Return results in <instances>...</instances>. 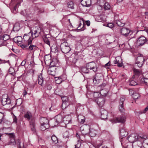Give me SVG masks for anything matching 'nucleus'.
<instances>
[{
  "mask_svg": "<svg viewBox=\"0 0 148 148\" xmlns=\"http://www.w3.org/2000/svg\"><path fill=\"white\" fill-rule=\"evenodd\" d=\"M125 100V99L124 98L121 97L119 102L118 109L119 111L122 114H125V109L123 106V102Z\"/></svg>",
  "mask_w": 148,
  "mask_h": 148,
  "instance_id": "obj_8",
  "label": "nucleus"
},
{
  "mask_svg": "<svg viewBox=\"0 0 148 148\" xmlns=\"http://www.w3.org/2000/svg\"><path fill=\"white\" fill-rule=\"evenodd\" d=\"M140 81L142 83L145 84L148 86V78L143 77L141 79Z\"/></svg>",
  "mask_w": 148,
  "mask_h": 148,
  "instance_id": "obj_31",
  "label": "nucleus"
},
{
  "mask_svg": "<svg viewBox=\"0 0 148 148\" xmlns=\"http://www.w3.org/2000/svg\"><path fill=\"white\" fill-rule=\"evenodd\" d=\"M13 122L17 123V119L16 116H14L13 117Z\"/></svg>",
  "mask_w": 148,
  "mask_h": 148,
  "instance_id": "obj_62",
  "label": "nucleus"
},
{
  "mask_svg": "<svg viewBox=\"0 0 148 148\" xmlns=\"http://www.w3.org/2000/svg\"><path fill=\"white\" fill-rule=\"evenodd\" d=\"M53 142L56 144L58 143V140L57 137L55 135H53L51 137Z\"/></svg>",
  "mask_w": 148,
  "mask_h": 148,
  "instance_id": "obj_38",
  "label": "nucleus"
},
{
  "mask_svg": "<svg viewBox=\"0 0 148 148\" xmlns=\"http://www.w3.org/2000/svg\"><path fill=\"white\" fill-rule=\"evenodd\" d=\"M37 48V47L36 45H34L31 44L28 47L30 51L36 50V49Z\"/></svg>",
  "mask_w": 148,
  "mask_h": 148,
  "instance_id": "obj_40",
  "label": "nucleus"
},
{
  "mask_svg": "<svg viewBox=\"0 0 148 148\" xmlns=\"http://www.w3.org/2000/svg\"><path fill=\"white\" fill-rule=\"evenodd\" d=\"M31 32H30L27 34H25L23 36V40H29V38H32V35L31 34Z\"/></svg>",
  "mask_w": 148,
  "mask_h": 148,
  "instance_id": "obj_29",
  "label": "nucleus"
},
{
  "mask_svg": "<svg viewBox=\"0 0 148 148\" xmlns=\"http://www.w3.org/2000/svg\"><path fill=\"white\" fill-rule=\"evenodd\" d=\"M8 145H16L15 138L10 139V141L8 144Z\"/></svg>",
  "mask_w": 148,
  "mask_h": 148,
  "instance_id": "obj_37",
  "label": "nucleus"
},
{
  "mask_svg": "<svg viewBox=\"0 0 148 148\" xmlns=\"http://www.w3.org/2000/svg\"><path fill=\"white\" fill-rule=\"evenodd\" d=\"M21 46L22 48H27L28 47V46L25 42L24 43L21 44Z\"/></svg>",
  "mask_w": 148,
  "mask_h": 148,
  "instance_id": "obj_54",
  "label": "nucleus"
},
{
  "mask_svg": "<svg viewBox=\"0 0 148 148\" xmlns=\"http://www.w3.org/2000/svg\"><path fill=\"white\" fill-rule=\"evenodd\" d=\"M148 44V40L144 36H141L137 39V44L139 46H142L144 44Z\"/></svg>",
  "mask_w": 148,
  "mask_h": 148,
  "instance_id": "obj_6",
  "label": "nucleus"
},
{
  "mask_svg": "<svg viewBox=\"0 0 148 148\" xmlns=\"http://www.w3.org/2000/svg\"><path fill=\"white\" fill-rule=\"evenodd\" d=\"M134 99H138L140 97V95L138 93H135L132 96Z\"/></svg>",
  "mask_w": 148,
  "mask_h": 148,
  "instance_id": "obj_43",
  "label": "nucleus"
},
{
  "mask_svg": "<svg viewBox=\"0 0 148 148\" xmlns=\"http://www.w3.org/2000/svg\"><path fill=\"white\" fill-rule=\"evenodd\" d=\"M81 4L83 6L89 7L91 5L90 0H82L81 1Z\"/></svg>",
  "mask_w": 148,
  "mask_h": 148,
  "instance_id": "obj_20",
  "label": "nucleus"
},
{
  "mask_svg": "<svg viewBox=\"0 0 148 148\" xmlns=\"http://www.w3.org/2000/svg\"><path fill=\"white\" fill-rule=\"evenodd\" d=\"M38 84L42 86H43L44 79L42 77V74L41 73L40 74L38 75Z\"/></svg>",
  "mask_w": 148,
  "mask_h": 148,
  "instance_id": "obj_22",
  "label": "nucleus"
},
{
  "mask_svg": "<svg viewBox=\"0 0 148 148\" xmlns=\"http://www.w3.org/2000/svg\"><path fill=\"white\" fill-rule=\"evenodd\" d=\"M63 122L65 125H67L71 122V117L70 115L65 116L63 119Z\"/></svg>",
  "mask_w": 148,
  "mask_h": 148,
  "instance_id": "obj_18",
  "label": "nucleus"
},
{
  "mask_svg": "<svg viewBox=\"0 0 148 148\" xmlns=\"http://www.w3.org/2000/svg\"><path fill=\"white\" fill-rule=\"evenodd\" d=\"M31 34L32 35V39H34L38 37L39 34H41V30L40 28L38 26L35 27L33 30H31Z\"/></svg>",
  "mask_w": 148,
  "mask_h": 148,
  "instance_id": "obj_4",
  "label": "nucleus"
},
{
  "mask_svg": "<svg viewBox=\"0 0 148 148\" xmlns=\"http://www.w3.org/2000/svg\"><path fill=\"white\" fill-rule=\"evenodd\" d=\"M148 110V106H147L146 107V108H145V109L144 110H143V111H142L140 112V113L142 114V113H145Z\"/></svg>",
  "mask_w": 148,
  "mask_h": 148,
  "instance_id": "obj_57",
  "label": "nucleus"
},
{
  "mask_svg": "<svg viewBox=\"0 0 148 148\" xmlns=\"http://www.w3.org/2000/svg\"><path fill=\"white\" fill-rule=\"evenodd\" d=\"M143 140H140L143 143V146L145 148H148V139H146L145 138L143 137Z\"/></svg>",
  "mask_w": 148,
  "mask_h": 148,
  "instance_id": "obj_25",
  "label": "nucleus"
},
{
  "mask_svg": "<svg viewBox=\"0 0 148 148\" xmlns=\"http://www.w3.org/2000/svg\"><path fill=\"white\" fill-rule=\"evenodd\" d=\"M129 94L131 95H133V94L135 93H134L133 90L132 89H130L129 90Z\"/></svg>",
  "mask_w": 148,
  "mask_h": 148,
  "instance_id": "obj_58",
  "label": "nucleus"
},
{
  "mask_svg": "<svg viewBox=\"0 0 148 148\" xmlns=\"http://www.w3.org/2000/svg\"><path fill=\"white\" fill-rule=\"evenodd\" d=\"M101 117L103 119H106L107 118L108 112L104 110H101Z\"/></svg>",
  "mask_w": 148,
  "mask_h": 148,
  "instance_id": "obj_21",
  "label": "nucleus"
},
{
  "mask_svg": "<svg viewBox=\"0 0 148 148\" xmlns=\"http://www.w3.org/2000/svg\"><path fill=\"white\" fill-rule=\"evenodd\" d=\"M26 60H23L22 62L21 63V65L22 66H24L25 64L26 63Z\"/></svg>",
  "mask_w": 148,
  "mask_h": 148,
  "instance_id": "obj_61",
  "label": "nucleus"
},
{
  "mask_svg": "<svg viewBox=\"0 0 148 148\" xmlns=\"http://www.w3.org/2000/svg\"><path fill=\"white\" fill-rule=\"evenodd\" d=\"M130 32H131V31L129 29L123 27L121 29L120 33L123 36L125 37H127L128 36Z\"/></svg>",
  "mask_w": 148,
  "mask_h": 148,
  "instance_id": "obj_14",
  "label": "nucleus"
},
{
  "mask_svg": "<svg viewBox=\"0 0 148 148\" xmlns=\"http://www.w3.org/2000/svg\"><path fill=\"white\" fill-rule=\"evenodd\" d=\"M69 132L67 131H66L63 134V138H68L69 136Z\"/></svg>",
  "mask_w": 148,
  "mask_h": 148,
  "instance_id": "obj_47",
  "label": "nucleus"
},
{
  "mask_svg": "<svg viewBox=\"0 0 148 148\" xmlns=\"http://www.w3.org/2000/svg\"><path fill=\"white\" fill-rule=\"evenodd\" d=\"M40 121L41 125H47V127H49V120L46 118L43 117H41L40 119Z\"/></svg>",
  "mask_w": 148,
  "mask_h": 148,
  "instance_id": "obj_17",
  "label": "nucleus"
},
{
  "mask_svg": "<svg viewBox=\"0 0 148 148\" xmlns=\"http://www.w3.org/2000/svg\"><path fill=\"white\" fill-rule=\"evenodd\" d=\"M76 136L79 139L81 140H82V141H83L84 140H82L81 139V138H82V137H84L83 135H81V136H80L79 134H78V133H76Z\"/></svg>",
  "mask_w": 148,
  "mask_h": 148,
  "instance_id": "obj_53",
  "label": "nucleus"
},
{
  "mask_svg": "<svg viewBox=\"0 0 148 148\" xmlns=\"http://www.w3.org/2000/svg\"><path fill=\"white\" fill-rule=\"evenodd\" d=\"M144 60V58L142 57H138L137 59V60L135 63L134 67L137 68L138 67L140 68L143 65V62Z\"/></svg>",
  "mask_w": 148,
  "mask_h": 148,
  "instance_id": "obj_10",
  "label": "nucleus"
},
{
  "mask_svg": "<svg viewBox=\"0 0 148 148\" xmlns=\"http://www.w3.org/2000/svg\"><path fill=\"white\" fill-rule=\"evenodd\" d=\"M122 115L119 116H118L114 118L113 119L111 120V121L112 123H123L125 122L126 119V116L124 114H122Z\"/></svg>",
  "mask_w": 148,
  "mask_h": 148,
  "instance_id": "obj_2",
  "label": "nucleus"
},
{
  "mask_svg": "<svg viewBox=\"0 0 148 148\" xmlns=\"http://www.w3.org/2000/svg\"><path fill=\"white\" fill-rule=\"evenodd\" d=\"M104 8L106 10H109L110 8V6L108 3H106L104 5Z\"/></svg>",
  "mask_w": 148,
  "mask_h": 148,
  "instance_id": "obj_41",
  "label": "nucleus"
},
{
  "mask_svg": "<svg viewBox=\"0 0 148 148\" xmlns=\"http://www.w3.org/2000/svg\"><path fill=\"white\" fill-rule=\"evenodd\" d=\"M86 23L88 26H89L90 25V22L89 21H86Z\"/></svg>",
  "mask_w": 148,
  "mask_h": 148,
  "instance_id": "obj_64",
  "label": "nucleus"
},
{
  "mask_svg": "<svg viewBox=\"0 0 148 148\" xmlns=\"http://www.w3.org/2000/svg\"><path fill=\"white\" fill-rule=\"evenodd\" d=\"M20 5V3L19 2H17L16 4L15 5L14 7L12 10L14 13H16L18 10V7Z\"/></svg>",
  "mask_w": 148,
  "mask_h": 148,
  "instance_id": "obj_32",
  "label": "nucleus"
},
{
  "mask_svg": "<svg viewBox=\"0 0 148 148\" xmlns=\"http://www.w3.org/2000/svg\"><path fill=\"white\" fill-rule=\"evenodd\" d=\"M14 41L18 43H20L21 40H23V38L20 36H18L14 38Z\"/></svg>",
  "mask_w": 148,
  "mask_h": 148,
  "instance_id": "obj_34",
  "label": "nucleus"
},
{
  "mask_svg": "<svg viewBox=\"0 0 148 148\" xmlns=\"http://www.w3.org/2000/svg\"><path fill=\"white\" fill-rule=\"evenodd\" d=\"M142 143L140 141L138 140L133 143L132 144V147L133 148H141V147L142 146Z\"/></svg>",
  "mask_w": 148,
  "mask_h": 148,
  "instance_id": "obj_19",
  "label": "nucleus"
},
{
  "mask_svg": "<svg viewBox=\"0 0 148 148\" xmlns=\"http://www.w3.org/2000/svg\"><path fill=\"white\" fill-rule=\"evenodd\" d=\"M56 64H54V65H52L53 66L50 67L47 71L48 73L52 75H55L56 74L55 67L56 66Z\"/></svg>",
  "mask_w": 148,
  "mask_h": 148,
  "instance_id": "obj_13",
  "label": "nucleus"
},
{
  "mask_svg": "<svg viewBox=\"0 0 148 148\" xmlns=\"http://www.w3.org/2000/svg\"><path fill=\"white\" fill-rule=\"evenodd\" d=\"M80 72L82 73H88L90 72V70H88V67L86 66V65L85 67L81 68L80 70Z\"/></svg>",
  "mask_w": 148,
  "mask_h": 148,
  "instance_id": "obj_24",
  "label": "nucleus"
},
{
  "mask_svg": "<svg viewBox=\"0 0 148 148\" xmlns=\"http://www.w3.org/2000/svg\"><path fill=\"white\" fill-rule=\"evenodd\" d=\"M81 145V143L80 142H78L77 144L75 145V148H79Z\"/></svg>",
  "mask_w": 148,
  "mask_h": 148,
  "instance_id": "obj_56",
  "label": "nucleus"
},
{
  "mask_svg": "<svg viewBox=\"0 0 148 148\" xmlns=\"http://www.w3.org/2000/svg\"><path fill=\"white\" fill-rule=\"evenodd\" d=\"M3 117V114L1 113L0 112V123H1L2 121V119Z\"/></svg>",
  "mask_w": 148,
  "mask_h": 148,
  "instance_id": "obj_60",
  "label": "nucleus"
},
{
  "mask_svg": "<svg viewBox=\"0 0 148 148\" xmlns=\"http://www.w3.org/2000/svg\"><path fill=\"white\" fill-rule=\"evenodd\" d=\"M144 139L143 137L136 135L135 134H132L130 135L127 138L128 140L130 142L135 143V142L140 140H143Z\"/></svg>",
  "mask_w": 148,
  "mask_h": 148,
  "instance_id": "obj_3",
  "label": "nucleus"
},
{
  "mask_svg": "<svg viewBox=\"0 0 148 148\" xmlns=\"http://www.w3.org/2000/svg\"><path fill=\"white\" fill-rule=\"evenodd\" d=\"M110 62L109 61L108 63L105 65V67H106L110 65Z\"/></svg>",
  "mask_w": 148,
  "mask_h": 148,
  "instance_id": "obj_63",
  "label": "nucleus"
},
{
  "mask_svg": "<svg viewBox=\"0 0 148 148\" xmlns=\"http://www.w3.org/2000/svg\"><path fill=\"white\" fill-rule=\"evenodd\" d=\"M24 116L28 120H30L29 121V124L31 130L34 132L35 131V120L34 118H32V113L30 112H27L25 114Z\"/></svg>",
  "mask_w": 148,
  "mask_h": 148,
  "instance_id": "obj_1",
  "label": "nucleus"
},
{
  "mask_svg": "<svg viewBox=\"0 0 148 148\" xmlns=\"http://www.w3.org/2000/svg\"><path fill=\"white\" fill-rule=\"evenodd\" d=\"M44 60L45 64L47 65H49L51 64H54L55 62H57L58 61L56 59H55L53 61L51 62V57L49 55H46L45 56Z\"/></svg>",
  "mask_w": 148,
  "mask_h": 148,
  "instance_id": "obj_11",
  "label": "nucleus"
},
{
  "mask_svg": "<svg viewBox=\"0 0 148 148\" xmlns=\"http://www.w3.org/2000/svg\"><path fill=\"white\" fill-rule=\"evenodd\" d=\"M100 80L99 79H97L95 77L93 78V82L94 84H97L99 83Z\"/></svg>",
  "mask_w": 148,
  "mask_h": 148,
  "instance_id": "obj_45",
  "label": "nucleus"
},
{
  "mask_svg": "<svg viewBox=\"0 0 148 148\" xmlns=\"http://www.w3.org/2000/svg\"><path fill=\"white\" fill-rule=\"evenodd\" d=\"M99 94L98 92H95L93 94V96L95 98L99 96Z\"/></svg>",
  "mask_w": 148,
  "mask_h": 148,
  "instance_id": "obj_59",
  "label": "nucleus"
},
{
  "mask_svg": "<svg viewBox=\"0 0 148 148\" xmlns=\"http://www.w3.org/2000/svg\"><path fill=\"white\" fill-rule=\"evenodd\" d=\"M67 6L68 8L71 9H74V4L72 1H70L67 3Z\"/></svg>",
  "mask_w": 148,
  "mask_h": 148,
  "instance_id": "obj_35",
  "label": "nucleus"
},
{
  "mask_svg": "<svg viewBox=\"0 0 148 148\" xmlns=\"http://www.w3.org/2000/svg\"><path fill=\"white\" fill-rule=\"evenodd\" d=\"M95 101L99 107H102L104 104L105 99L103 98L98 97L96 99Z\"/></svg>",
  "mask_w": 148,
  "mask_h": 148,
  "instance_id": "obj_16",
  "label": "nucleus"
},
{
  "mask_svg": "<svg viewBox=\"0 0 148 148\" xmlns=\"http://www.w3.org/2000/svg\"><path fill=\"white\" fill-rule=\"evenodd\" d=\"M33 39H32V38H29V40H25L24 41V42L28 46L29 45L32 44Z\"/></svg>",
  "mask_w": 148,
  "mask_h": 148,
  "instance_id": "obj_39",
  "label": "nucleus"
},
{
  "mask_svg": "<svg viewBox=\"0 0 148 148\" xmlns=\"http://www.w3.org/2000/svg\"><path fill=\"white\" fill-rule=\"evenodd\" d=\"M135 78H132L129 80V85L131 86H135L138 85L137 81H135L134 79Z\"/></svg>",
  "mask_w": 148,
  "mask_h": 148,
  "instance_id": "obj_28",
  "label": "nucleus"
},
{
  "mask_svg": "<svg viewBox=\"0 0 148 148\" xmlns=\"http://www.w3.org/2000/svg\"><path fill=\"white\" fill-rule=\"evenodd\" d=\"M114 22L119 26L121 27H123L125 25V23L121 22V21H119V20L117 21L115 19Z\"/></svg>",
  "mask_w": 148,
  "mask_h": 148,
  "instance_id": "obj_36",
  "label": "nucleus"
},
{
  "mask_svg": "<svg viewBox=\"0 0 148 148\" xmlns=\"http://www.w3.org/2000/svg\"><path fill=\"white\" fill-rule=\"evenodd\" d=\"M3 40L5 41L9 39V36L8 35L5 34L3 36Z\"/></svg>",
  "mask_w": 148,
  "mask_h": 148,
  "instance_id": "obj_52",
  "label": "nucleus"
},
{
  "mask_svg": "<svg viewBox=\"0 0 148 148\" xmlns=\"http://www.w3.org/2000/svg\"><path fill=\"white\" fill-rule=\"evenodd\" d=\"M114 63L117 64L116 65L119 67H121L122 66V62L121 58L120 57H116L114 60Z\"/></svg>",
  "mask_w": 148,
  "mask_h": 148,
  "instance_id": "obj_15",
  "label": "nucleus"
},
{
  "mask_svg": "<svg viewBox=\"0 0 148 148\" xmlns=\"http://www.w3.org/2000/svg\"><path fill=\"white\" fill-rule=\"evenodd\" d=\"M68 104L69 105V103L68 104H67L66 103H65V102H63V103L62 104V109H65L67 107Z\"/></svg>",
  "mask_w": 148,
  "mask_h": 148,
  "instance_id": "obj_48",
  "label": "nucleus"
},
{
  "mask_svg": "<svg viewBox=\"0 0 148 148\" xmlns=\"http://www.w3.org/2000/svg\"><path fill=\"white\" fill-rule=\"evenodd\" d=\"M62 119H63L62 117L60 115H58L55 117L56 122L58 123H61L62 121Z\"/></svg>",
  "mask_w": 148,
  "mask_h": 148,
  "instance_id": "obj_27",
  "label": "nucleus"
},
{
  "mask_svg": "<svg viewBox=\"0 0 148 148\" xmlns=\"http://www.w3.org/2000/svg\"><path fill=\"white\" fill-rule=\"evenodd\" d=\"M78 121L80 124H83L85 121V117L81 115H79L77 117Z\"/></svg>",
  "mask_w": 148,
  "mask_h": 148,
  "instance_id": "obj_26",
  "label": "nucleus"
},
{
  "mask_svg": "<svg viewBox=\"0 0 148 148\" xmlns=\"http://www.w3.org/2000/svg\"><path fill=\"white\" fill-rule=\"evenodd\" d=\"M60 47L62 51L64 53H68L71 50L69 46L66 42L62 43L60 45Z\"/></svg>",
  "mask_w": 148,
  "mask_h": 148,
  "instance_id": "obj_5",
  "label": "nucleus"
},
{
  "mask_svg": "<svg viewBox=\"0 0 148 148\" xmlns=\"http://www.w3.org/2000/svg\"><path fill=\"white\" fill-rule=\"evenodd\" d=\"M97 133V131L96 130L92 129L90 130L89 134L91 136L94 137L96 136Z\"/></svg>",
  "mask_w": 148,
  "mask_h": 148,
  "instance_id": "obj_30",
  "label": "nucleus"
},
{
  "mask_svg": "<svg viewBox=\"0 0 148 148\" xmlns=\"http://www.w3.org/2000/svg\"><path fill=\"white\" fill-rule=\"evenodd\" d=\"M133 71L134 75L132 77V78H135L136 80L138 79L139 77L141 75V70L138 69L137 68L134 67Z\"/></svg>",
  "mask_w": 148,
  "mask_h": 148,
  "instance_id": "obj_12",
  "label": "nucleus"
},
{
  "mask_svg": "<svg viewBox=\"0 0 148 148\" xmlns=\"http://www.w3.org/2000/svg\"><path fill=\"white\" fill-rule=\"evenodd\" d=\"M128 134L127 132L124 128H123L120 130V135L122 138L126 136Z\"/></svg>",
  "mask_w": 148,
  "mask_h": 148,
  "instance_id": "obj_23",
  "label": "nucleus"
},
{
  "mask_svg": "<svg viewBox=\"0 0 148 148\" xmlns=\"http://www.w3.org/2000/svg\"><path fill=\"white\" fill-rule=\"evenodd\" d=\"M47 125H41L40 129L42 131H43L49 128V127H47Z\"/></svg>",
  "mask_w": 148,
  "mask_h": 148,
  "instance_id": "obj_46",
  "label": "nucleus"
},
{
  "mask_svg": "<svg viewBox=\"0 0 148 148\" xmlns=\"http://www.w3.org/2000/svg\"><path fill=\"white\" fill-rule=\"evenodd\" d=\"M43 40L45 43L50 46V41L46 36L43 38Z\"/></svg>",
  "mask_w": 148,
  "mask_h": 148,
  "instance_id": "obj_42",
  "label": "nucleus"
},
{
  "mask_svg": "<svg viewBox=\"0 0 148 148\" xmlns=\"http://www.w3.org/2000/svg\"><path fill=\"white\" fill-rule=\"evenodd\" d=\"M14 69L12 68H10L9 70V72L12 75H13L14 72Z\"/></svg>",
  "mask_w": 148,
  "mask_h": 148,
  "instance_id": "obj_55",
  "label": "nucleus"
},
{
  "mask_svg": "<svg viewBox=\"0 0 148 148\" xmlns=\"http://www.w3.org/2000/svg\"><path fill=\"white\" fill-rule=\"evenodd\" d=\"M0 62H1L0 63V64L5 63H10L9 60L5 61L4 60H2L1 59H0Z\"/></svg>",
  "mask_w": 148,
  "mask_h": 148,
  "instance_id": "obj_50",
  "label": "nucleus"
},
{
  "mask_svg": "<svg viewBox=\"0 0 148 148\" xmlns=\"http://www.w3.org/2000/svg\"><path fill=\"white\" fill-rule=\"evenodd\" d=\"M11 103V100L8 97V95L7 94H4L2 97L1 103L2 105L4 106L7 104H10Z\"/></svg>",
  "mask_w": 148,
  "mask_h": 148,
  "instance_id": "obj_9",
  "label": "nucleus"
},
{
  "mask_svg": "<svg viewBox=\"0 0 148 148\" xmlns=\"http://www.w3.org/2000/svg\"><path fill=\"white\" fill-rule=\"evenodd\" d=\"M107 27L110 28H112L114 27V24L112 23H110L107 24Z\"/></svg>",
  "mask_w": 148,
  "mask_h": 148,
  "instance_id": "obj_51",
  "label": "nucleus"
},
{
  "mask_svg": "<svg viewBox=\"0 0 148 148\" xmlns=\"http://www.w3.org/2000/svg\"><path fill=\"white\" fill-rule=\"evenodd\" d=\"M62 99L63 101V102H65V103H68V101H69V99L68 97L67 96H63L62 97Z\"/></svg>",
  "mask_w": 148,
  "mask_h": 148,
  "instance_id": "obj_44",
  "label": "nucleus"
},
{
  "mask_svg": "<svg viewBox=\"0 0 148 148\" xmlns=\"http://www.w3.org/2000/svg\"><path fill=\"white\" fill-rule=\"evenodd\" d=\"M20 29L19 24L18 23L15 24L13 28V30L14 32H17Z\"/></svg>",
  "mask_w": 148,
  "mask_h": 148,
  "instance_id": "obj_33",
  "label": "nucleus"
},
{
  "mask_svg": "<svg viewBox=\"0 0 148 148\" xmlns=\"http://www.w3.org/2000/svg\"><path fill=\"white\" fill-rule=\"evenodd\" d=\"M86 65L89 70H92L95 72L97 71V66L96 64L94 62H92L87 63Z\"/></svg>",
  "mask_w": 148,
  "mask_h": 148,
  "instance_id": "obj_7",
  "label": "nucleus"
},
{
  "mask_svg": "<svg viewBox=\"0 0 148 148\" xmlns=\"http://www.w3.org/2000/svg\"><path fill=\"white\" fill-rule=\"evenodd\" d=\"M10 137V139L15 138V135L14 133H6Z\"/></svg>",
  "mask_w": 148,
  "mask_h": 148,
  "instance_id": "obj_49",
  "label": "nucleus"
}]
</instances>
